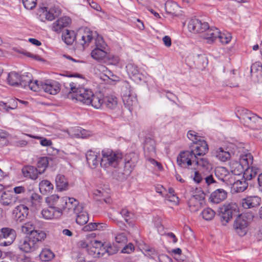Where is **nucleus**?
I'll list each match as a JSON object with an SVG mask.
<instances>
[{
	"label": "nucleus",
	"mask_w": 262,
	"mask_h": 262,
	"mask_svg": "<svg viewBox=\"0 0 262 262\" xmlns=\"http://www.w3.org/2000/svg\"><path fill=\"white\" fill-rule=\"evenodd\" d=\"M253 162V157L250 153L244 154L240 156V164L245 170L243 175V179L236 180L232 184L233 189L236 192L244 191L248 186L247 181L251 180L255 178L259 171V169L258 167L252 166Z\"/></svg>",
	"instance_id": "nucleus-1"
},
{
	"label": "nucleus",
	"mask_w": 262,
	"mask_h": 262,
	"mask_svg": "<svg viewBox=\"0 0 262 262\" xmlns=\"http://www.w3.org/2000/svg\"><path fill=\"white\" fill-rule=\"evenodd\" d=\"M209 150L208 145L204 140H199L192 143L190 150L182 151L177 157V164L183 168H188L192 165L193 159L205 155Z\"/></svg>",
	"instance_id": "nucleus-2"
},
{
	"label": "nucleus",
	"mask_w": 262,
	"mask_h": 262,
	"mask_svg": "<svg viewBox=\"0 0 262 262\" xmlns=\"http://www.w3.org/2000/svg\"><path fill=\"white\" fill-rule=\"evenodd\" d=\"M69 90L67 97L75 99L87 105L90 104V99L93 96V93L90 89L81 87L77 82H72L69 84Z\"/></svg>",
	"instance_id": "nucleus-3"
},
{
	"label": "nucleus",
	"mask_w": 262,
	"mask_h": 262,
	"mask_svg": "<svg viewBox=\"0 0 262 262\" xmlns=\"http://www.w3.org/2000/svg\"><path fill=\"white\" fill-rule=\"evenodd\" d=\"M102 156L100 165L104 168L108 167H117L119 162L123 158L121 152L113 151L108 148L104 149L102 150Z\"/></svg>",
	"instance_id": "nucleus-4"
},
{
	"label": "nucleus",
	"mask_w": 262,
	"mask_h": 262,
	"mask_svg": "<svg viewBox=\"0 0 262 262\" xmlns=\"http://www.w3.org/2000/svg\"><path fill=\"white\" fill-rule=\"evenodd\" d=\"M238 215L239 209L235 203L225 204L219 208V215L223 225H226L233 216Z\"/></svg>",
	"instance_id": "nucleus-5"
},
{
	"label": "nucleus",
	"mask_w": 262,
	"mask_h": 262,
	"mask_svg": "<svg viewBox=\"0 0 262 262\" xmlns=\"http://www.w3.org/2000/svg\"><path fill=\"white\" fill-rule=\"evenodd\" d=\"M35 92L43 91L51 95L57 94L60 90V85L57 81L52 80H47L44 82L39 81L38 84H35L33 88Z\"/></svg>",
	"instance_id": "nucleus-6"
},
{
	"label": "nucleus",
	"mask_w": 262,
	"mask_h": 262,
	"mask_svg": "<svg viewBox=\"0 0 262 262\" xmlns=\"http://www.w3.org/2000/svg\"><path fill=\"white\" fill-rule=\"evenodd\" d=\"M94 34L97 35V37L95 39V48L103 49V50L107 49V46L103 40L102 37L97 34L96 32L94 33H93L92 31L85 32L83 34L80 36L81 38L79 39V43L83 47L84 46H88L94 37Z\"/></svg>",
	"instance_id": "nucleus-7"
},
{
	"label": "nucleus",
	"mask_w": 262,
	"mask_h": 262,
	"mask_svg": "<svg viewBox=\"0 0 262 262\" xmlns=\"http://www.w3.org/2000/svg\"><path fill=\"white\" fill-rule=\"evenodd\" d=\"M16 233L14 229L9 227H3L0 229V246H8L14 241Z\"/></svg>",
	"instance_id": "nucleus-8"
},
{
	"label": "nucleus",
	"mask_w": 262,
	"mask_h": 262,
	"mask_svg": "<svg viewBox=\"0 0 262 262\" xmlns=\"http://www.w3.org/2000/svg\"><path fill=\"white\" fill-rule=\"evenodd\" d=\"M104 105L111 113L117 117L121 114V111L118 103V98L113 95H110L104 97Z\"/></svg>",
	"instance_id": "nucleus-9"
},
{
	"label": "nucleus",
	"mask_w": 262,
	"mask_h": 262,
	"mask_svg": "<svg viewBox=\"0 0 262 262\" xmlns=\"http://www.w3.org/2000/svg\"><path fill=\"white\" fill-rule=\"evenodd\" d=\"M138 155L134 152H130L126 155L122 173L124 176L127 177L130 175L138 162Z\"/></svg>",
	"instance_id": "nucleus-10"
},
{
	"label": "nucleus",
	"mask_w": 262,
	"mask_h": 262,
	"mask_svg": "<svg viewBox=\"0 0 262 262\" xmlns=\"http://www.w3.org/2000/svg\"><path fill=\"white\" fill-rule=\"evenodd\" d=\"M17 247L19 250L25 253L33 252L38 248L34 244L33 240L29 235L19 239Z\"/></svg>",
	"instance_id": "nucleus-11"
},
{
	"label": "nucleus",
	"mask_w": 262,
	"mask_h": 262,
	"mask_svg": "<svg viewBox=\"0 0 262 262\" xmlns=\"http://www.w3.org/2000/svg\"><path fill=\"white\" fill-rule=\"evenodd\" d=\"M248 222L242 215H238L235 220L233 228L236 233L241 236L245 235L247 232Z\"/></svg>",
	"instance_id": "nucleus-12"
},
{
	"label": "nucleus",
	"mask_w": 262,
	"mask_h": 262,
	"mask_svg": "<svg viewBox=\"0 0 262 262\" xmlns=\"http://www.w3.org/2000/svg\"><path fill=\"white\" fill-rule=\"evenodd\" d=\"M29 214V206L20 204L15 207L12 212L13 216L17 222L25 221Z\"/></svg>",
	"instance_id": "nucleus-13"
},
{
	"label": "nucleus",
	"mask_w": 262,
	"mask_h": 262,
	"mask_svg": "<svg viewBox=\"0 0 262 262\" xmlns=\"http://www.w3.org/2000/svg\"><path fill=\"white\" fill-rule=\"evenodd\" d=\"M208 24L201 20L194 18L191 19L188 25V28L190 32L193 33H203L208 29Z\"/></svg>",
	"instance_id": "nucleus-14"
},
{
	"label": "nucleus",
	"mask_w": 262,
	"mask_h": 262,
	"mask_svg": "<svg viewBox=\"0 0 262 262\" xmlns=\"http://www.w3.org/2000/svg\"><path fill=\"white\" fill-rule=\"evenodd\" d=\"M71 19L68 16H62L56 21L52 25L53 31L57 33H60L64 29L69 27L71 24Z\"/></svg>",
	"instance_id": "nucleus-15"
},
{
	"label": "nucleus",
	"mask_w": 262,
	"mask_h": 262,
	"mask_svg": "<svg viewBox=\"0 0 262 262\" xmlns=\"http://www.w3.org/2000/svg\"><path fill=\"white\" fill-rule=\"evenodd\" d=\"M126 69L129 76L135 82H139L144 80L145 76L139 72L137 66L134 63H128Z\"/></svg>",
	"instance_id": "nucleus-16"
},
{
	"label": "nucleus",
	"mask_w": 262,
	"mask_h": 262,
	"mask_svg": "<svg viewBox=\"0 0 262 262\" xmlns=\"http://www.w3.org/2000/svg\"><path fill=\"white\" fill-rule=\"evenodd\" d=\"M83 209V206L79 204L78 201L74 198L68 197V200L64 204L63 211L70 213H75L76 212Z\"/></svg>",
	"instance_id": "nucleus-17"
},
{
	"label": "nucleus",
	"mask_w": 262,
	"mask_h": 262,
	"mask_svg": "<svg viewBox=\"0 0 262 262\" xmlns=\"http://www.w3.org/2000/svg\"><path fill=\"white\" fill-rule=\"evenodd\" d=\"M17 197L12 191H4L1 197L0 202L4 206H12L16 202Z\"/></svg>",
	"instance_id": "nucleus-18"
},
{
	"label": "nucleus",
	"mask_w": 262,
	"mask_h": 262,
	"mask_svg": "<svg viewBox=\"0 0 262 262\" xmlns=\"http://www.w3.org/2000/svg\"><path fill=\"white\" fill-rule=\"evenodd\" d=\"M32 75L30 73H26L20 76L19 85L22 87L26 88L28 87L31 90L34 91L35 90L33 89V86L35 84H38L39 81L35 80L32 81Z\"/></svg>",
	"instance_id": "nucleus-19"
},
{
	"label": "nucleus",
	"mask_w": 262,
	"mask_h": 262,
	"mask_svg": "<svg viewBox=\"0 0 262 262\" xmlns=\"http://www.w3.org/2000/svg\"><path fill=\"white\" fill-rule=\"evenodd\" d=\"M261 201V198L258 196H248L242 199V206L245 209L256 207L260 205Z\"/></svg>",
	"instance_id": "nucleus-20"
},
{
	"label": "nucleus",
	"mask_w": 262,
	"mask_h": 262,
	"mask_svg": "<svg viewBox=\"0 0 262 262\" xmlns=\"http://www.w3.org/2000/svg\"><path fill=\"white\" fill-rule=\"evenodd\" d=\"M21 172L24 177L33 180H36L38 174H41L36 167L31 165L23 167Z\"/></svg>",
	"instance_id": "nucleus-21"
},
{
	"label": "nucleus",
	"mask_w": 262,
	"mask_h": 262,
	"mask_svg": "<svg viewBox=\"0 0 262 262\" xmlns=\"http://www.w3.org/2000/svg\"><path fill=\"white\" fill-rule=\"evenodd\" d=\"M91 56L98 61H105L110 58L108 50L95 48L91 52Z\"/></svg>",
	"instance_id": "nucleus-22"
},
{
	"label": "nucleus",
	"mask_w": 262,
	"mask_h": 262,
	"mask_svg": "<svg viewBox=\"0 0 262 262\" xmlns=\"http://www.w3.org/2000/svg\"><path fill=\"white\" fill-rule=\"evenodd\" d=\"M122 100L125 107L130 111L133 109V106L136 105L137 104L136 96L133 95L130 90H128V92L123 94Z\"/></svg>",
	"instance_id": "nucleus-23"
},
{
	"label": "nucleus",
	"mask_w": 262,
	"mask_h": 262,
	"mask_svg": "<svg viewBox=\"0 0 262 262\" xmlns=\"http://www.w3.org/2000/svg\"><path fill=\"white\" fill-rule=\"evenodd\" d=\"M85 157L88 165L92 169L95 168L100 163L101 160L98 158L97 153L92 150L86 152Z\"/></svg>",
	"instance_id": "nucleus-24"
},
{
	"label": "nucleus",
	"mask_w": 262,
	"mask_h": 262,
	"mask_svg": "<svg viewBox=\"0 0 262 262\" xmlns=\"http://www.w3.org/2000/svg\"><path fill=\"white\" fill-rule=\"evenodd\" d=\"M216 178L221 182L224 183L226 185H228V181L230 175L228 170L224 167H217L214 170Z\"/></svg>",
	"instance_id": "nucleus-25"
},
{
	"label": "nucleus",
	"mask_w": 262,
	"mask_h": 262,
	"mask_svg": "<svg viewBox=\"0 0 262 262\" xmlns=\"http://www.w3.org/2000/svg\"><path fill=\"white\" fill-rule=\"evenodd\" d=\"M227 196V192L223 189H217L210 195V201L215 204H219L225 200Z\"/></svg>",
	"instance_id": "nucleus-26"
},
{
	"label": "nucleus",
	"mask_w": 262,
	"mask_h": 262,
	"mask_svg": "<svg viewBox=\"0 0 262 262\" xmlns=\"http://www.w3.org/2000/svg\"><path fill=\"white\" fill-rule=\"evenodd\" d=\"M220 32L217 28H210L208 26V29H206L204 32L203 37L206 40L207 43H212L216 38H218Z\"/></svg>",
	"instance_id": "nucleus-27"
},
{
	"label": "nucleus",
	"mask_w": 262,
	"mask_h": 262,
	"mask_svg": "<svg viewBox=\"0 0 262 262\" xmlns=\"http://www.w3.org/2000/svg\"><path fill=\"white\" fill-rule=\"evenodd\" d=\"M145 154L148 156H152L156 154V143L155 140L150 138H146L144 144Z\"/></svg>",
	"instance_id": "nucleus-28"
},
{
	"label": "nucleus",
	"mask_w": 262,
	"mask_h": 262,
	"mask_svg": "<svg viewBox=\"0 0 262 262\" xmlns=\"http://www.w3.org/2000/svg\"><path fill=\"white\" fill-rule=\"evenodd\" d=\"M165 9L167 13L175 16L181 14V7L179 5L173 1H168L165 3Z\"/></svg>",
	"instance_id": "nucleus-29"
},
{
	"label": "nucleus",
	"mask_w": 262,
	"mask_h": 262,
	"mask_svg": "<svg viewBox=\"0 0 262 262\" xmlns=\"http://www.w3.org/2000/svg\"><path fill=\"white\" fill-rule=\"evenodd\" d=\"M242 118L244 121L246 125L249 127H253L252 124L251 123L250 119L252 118L255 121L256 120H260V118L257 116L256 114L251 113L247 110L243 111Z\"/></svg>",
	"instance_id": "nucleus-30"
},
{
	"label": "nucleus",
	"mask_w": 262,
	"mask_h": 262,
	"mask_svg": "<svg viewBox=\"0 0 262 262\" xmlns=\"http://www.w3.org/2000/svg\"><path fill=\"white\" fill-rule=\"evenodd\" d=\"M56 187L58 191H62L68 189L69 183L65 177L62 174L57 175L55 179Z\"/></svg>",
	"instance_id": "nucleus-31"
},
{
	"label": "nucleus",
	"mask_w": 262,
	"mask_h": 262,
	"mask_svg": "<svg viewBox=\"0 0 262 262\" xmlns=\"http://www.w3.org/2000/svg\"><path fill=\"white\" fill-rule=\"evenodd\" d=\"M29 236L33 240L34 244L38 248V243L46 238V234L42 231L35 230Z\"/></svg>",
	"instance_id": "nucleus-32"
},
{
	"label": "nucleus",
	"mask_w": 262,
	"mask_h": 262,
	"mask_svg": "<svg viewBox=\"0 0 262 262\" xmlns=\"http://www.w3.org/2000/svg\"><path fill=\"white\" fill-rule=\"evenodd\" d=\"M215 157L220 161L226 162L230 159L231 155L228 151L225 150L223 147H220L215 151Z\"/></svg>",
	"instance_id": "nucleus-33"
},
{
	"label": "nucleus",
	"mask_w": 262,
	"mask_h": 262,
	"mask_svg": "<svg viewBox=\"0 0 262 262\" xmlns=\"http://www.w3.org/2000/svg\"><path fill=\"white\" fill-rule=\"evenodd\" d=\"M54 188L53 185L48 180L41 181L39 184V189L42 194L51 192Z\"/></svg>",
	"instance_id": "nucleus-34"
},
{
	"label": "nucleus",
	"mask_w": 262,
	"mask_h": 262,
	"mask_svg": "<svg viewBox=\"0 0 262 262\" xmlns=\"http://www.w3.org/2000/svg\"><path fill=\"white\" fill-rule=\"evenodd\" d=\"M27 194H28L30 196V200H28L27 203V205L29 207L33 206L34 204L36 203H40L41 200V196L38 194L31 191L28 190Z\"/></svg>",
	"instance_id": "nucleus-35"
},
{
	"label": "nucleus",
	"mask_w": 262,
	"mask_h": 262,
	"mask_svg": "<svg viewBox=\"0 0 262 262\" xmlns=\"http://www.w3.org/2000/svg\"><path fill=\"white\" fill-rule=\"evenodd\" d=\"M76 38L74 31L66 29V33L62 34V38L67 45H72Z\"/></svg>",
	"instance_id": "nucleus-36"
},
{
	"label": "nucleus",
	"mask_w": 262,
	"mask_h": 262,
	"mask_svg": "<svg viewBox=\"0 0 262 262\" xmlns=\"http://www.w3.org/2000/svg\"><path fill=\"white\" fill-rule=\"evenodd\" d=\"M74 214L77 215L76 223L80 225L85 224L89 221V216L87 212L83 211V209L76 212Z\"/></svg>",
	"instance_id": "nucleus-37"
},
{
	"label": "nucleus",
	"mask_w": 262,
	"mask_h": 262,
	"mask_svg": "<svg viewBox=\"0 0 262 262\" xmlns=\"http://www.w3.org/2000/svg\"><path fill=\"white\" fill-rule=\"evenodd\" d=\"M67 200V196L59 198L58 200H57V203L55 204L54 209L57 212V216H61L62 214V212L64 210V204H66Z\"/></svg>",
	"instance_id": "nucleus-38"
},
{
	"label": "nucleus",
	"mask_w": 262,
	"mask_h": 262,
	"mask_svg": "<svg viewBox=\"0 0 262 262\" xmlns=\"http://www.w3.org/2000/svg\"><path fill=\"white\" fill-rule=\"evenodd\" d=\"M55 257L54 253L49 249L45 248L39 254V257L43 261H49Z\"/></svg>",
	"instance_id": "nucleus-39"
},
{
	"label": "nucleus",
	"mask_w": 262,
	"mask_h": 262,
	"mask_svg": "<svg viewBox=\"0 0 262 262\" xmlns=\"http://www.w3.org/2000/svg\"><path fill=\"white\" fill-rule=\"evenodd\" d=\"M42 217L46 220H51L54 217H58L57 212L53 208L49 207L48 208L43 209L41 211Z\"/></svg>",
	"instance_id": "nucleus-40"
},
{
	"label": "nucleus",
	"mask_w": 262,
	"mask_h": 262,
	"mask_svg": "<svg viewBox=\"0 0 262 262\" xmlns=\"http://www.w3.org/2000/svg\"><path fill=\"white\" fill-rule=\"evenodd\" d=\"M36 138L40 139V144L43 146H47V150L50 152V150H52L51 155H54L58 153V150L56 149H54L52 147V142L50 140H48L46 138L42 137H36Z\"/></svg>",
	"instance_id": "nucleus-41"
},
{
	"label": "nucleus",
	"mask_w": 262,
	"mask_h": 262,
	"mask_svg": "<svg viewBox=\"0 0 262 262\" xmlns=\"http://www.w3.org/2000/svg\"><path fill=\"white\" fill-rule=\"evenodd\" d=\"M7 80L8 83L12 86H18L19 85L20 76L15 72L9 73Z\"/></svg>",
	"instance_id": "nucleus-42"
},
{
	"label": "nucleus",
	"mask_w": 262,
	"mask_h": 262,
	"mask_svg": "<svg viewBox=\"0 0 262 262\" xmlns=\"http://www.w3.org/2000/svg\"><path fill=\"white\" fill-rule=\"evenodd\" d=\"M193 163H195V165L207 170L211 168L210 164L207 159L204 158L196 157V159H193V160L192 161V164Z\"/></svg>",
	"instance_id": "nucleus-43"
},
{
	"label": "nucleus",
	"mask_w": 262,
	"mask_h": 262,
	"mask_svg": "<svg viewBox=\"0 0 262 262\" xmlns=\"http://www.w3.org/2000/svg\"><path fill=\"white\" fill-rule=\"evenodd\" d=\"M90 104L92 105L94 108L97 109L100 108L101 106H104V97L101 98V96L98 95H94L90 99Z\"/></svg>",
	"instance_id": "nucleus-44"
},
{
	"label": "nucleus",
	"mask_w": 262,
	"mask_h": 262,
	"mask_svg": "<svg viewBox=\"0 0 262 262\" xmlns=\"http://www.w3.org/2000/svg\"><path fill=\"white\" fill-rule=\"evenodd\" d=\"M117 252L118 250L117 249H115L113 251H112L111 248H106V247H104V244H103L102 247L97 249V257L103 256L106 253H107L108 255H110L115 254Z\"/></svg>",
	"instance_id": "nucleus-45"
},
{
	"label": "nucleus",
	"mask_w": 262,
	"mask_h": 262,
	"mask_svg": "<svg viewBox=\"0 0 262 262\" xmlns=\"http://www.w3.org/2000/svg\"><path fill=\"white\" fill-rule=\"evenodd\" d=\"M49 164L48 159L46 157H41L39 159L37 162V166L38 171L41 172V174L44 172L46 168Z\"/></svg>",
	"instance_id": "nucleus-46"
},
{
	"label": "nucleus",
	"mask_w": 262,
	"mask_h": 262,
	"mask_svg": "<svg viewBox=\"0 0 262 262\" xmlns=\"http://www.w3.org/2000/svg\"><path fill=\"white\" fill-rule=\"evenodd\" d=\"M215 214V211L211 208H207L202 212L203 218L206 221H210L213 219Z\"/></svg>",
	"instance_id": "nucleus-47"
},
{
	"label": "nucleus",
	"mask_w": 262,
	"mask_h": 262,
	"mask_svg": "<svg viewBox=\"0 0 262 262\" xmlns=\"http://www.w3.org/2000/svg\"><path fill=\"white\" fill-rule=\"evenodd\" d=\"M188 206L191 212H196L199 210L202 202L195 201L193 198H190L188 201Z\"/></svg>",
	"instance_id": "nucleus-48"
},
{
	"label": "nucleus",
	"mask_w": 262,
	"mask_h": 262,
	"mask_svg": "<svg viewBox=\"0 0 262 262\" xmlns=\"http://www.w3.org/2000/svg\"><path fill=\"white\" fill-rule=\"evenodd\" d=\"M34 230V225L30 222L26 223L21 226V231L25 234H29L30 235Z\"/></svg>",
	"instance_id": "nucleus-49"
},
{
	"label": "nucleus",
	"mask_w": 262,
	"mask_h": 262,
	"mask_svg": "<svg viewBox=\"0 0 262 262\" xmlns=\"http://www.w3.org/2000/svg\"><path fill=\"white\" fill-rule=\"evenodd\" d=\"M218 38L223 44H227L231 41L232 36L231 34L229 33H225L220 32Z\"/></svg>",
	"instance_id": "nucleus-50"
},
{
	"label": "nucleus",
	"mask_w": 262,
	"mask_h": 262,
	"mask_svg": "<svg viewBox=\"0 0 262 262\" xmlns=\"http://www.w3.org/2000/svg\"><path fill=\"white\" fill-rule=\"evenodd\" d=\"M59 198V197L58 195L56 194H53L47 197L46 201L49 207L54 208L55 206V204L57 203V200H58Z\"/></svg>",
	"instance_id": "nucleus-51"
},
{
	"label": "nucleus",
	"mask_w": 262,
	"mask_h": 262,
	"mask_svg": "<svg viewBox=\"0 0 262 262\" xmlns=\"http://www.w3.org/2000/svg\"><path fill=\"white\" fill-rule=\"evenodd\" d=\"M250 72L253 74H259L262 73V65L260 62H255L251 67Z\"/></svg>",
	"instance_id": "nucleus-52"
},
{
	"label": "nucleus",
	"mask_w": 262,
	"mask_h": 262,
	"mask_svg": "<svg viewBox=\"0 0 262 262\" xmlns=\"http://www.w3.org/2000/svg\"><path fill=\"white\" fill-rule=\"evenodd\" d=\"M24 7L28 10H32L36 6L37 0H22Z\"/></svg>",
	"instance_id": "nucleus-53"
},
{
	"label": "nucleus",
	"mask_w": 262,
	"mask_h": 262,
	"mask_svg": "<svg viewBox=\"0 0 262 262\" xmlns=\"http://www.w3.org/2000/svg\"><path fill=\"white\" fill-rule=\"evenodd\" d=\"M115 241L116 242L120 244H124L127 242V237L124 233H121L117 234L115 236Z\"/></svg>",
	"instance_id": "nucleus-54"
},
{
	"label": "nucleus",
	"mask_w": 262,
	"mask_h": 262,
	"mask_svg": "<svg viewBox=\"0 0 262 262\" xmlns=\"http://www.w3.org/2000/svg\"><path fill=\"white\" fill-rule=\"evenodd\" d=\"M188 138L193 142V143L198 142L200 139V137L198 136V134L193 130H189L187 133Z\"/></svg>",
	"instance_id": "nucleus-55"
},
{
	"label": "nucleus",
	"mask_w": 262,
	"mask_h": 262,
	"mask_svg": "<svg viewBox=\"0 0 262 262\" xmlns=\"http://www.w3.org/2000/svg\"><path fill=\"white\" fill-rule=\"evenodd\" d=\"M134 250V246L133 244L129 243L126 245L122 250V253H130Z\"/></svg>",
	"instance_id": "nucleus-56"
},
{
	"label": "nucleus",
	"mask_w": 262,
	"mask_h": 262,
	"mask_svg": "<svg viewBox=\"0 0 262 262\" xmlns=\"http://www.w3.org/2000/svg\"><path fill=\"white\" fill-rule=\"evenodd\" d=\"M205 182L208 185L210 184H214V186L215 187H218L217 185V184H219V182H216L214 179L213 178V176L212 175H210L209 176L206 177L205 178Z\"/></svg>",
	"instance_id": "nucleus-57"
},
{
	"label": "nucleus",
	"mask_w": 262,
	"mask_h": 262,
	"mask_svg": "<svg viewBox=\"0 0 262 262\" xmlns=\"http://www.w3.org/2000/svg\"><path fill=\"white\" fill-rule=\"evenodd\" d=\"M159 262H171L172 260L166 254H160L158 256Z\"/></svg>",
	"instance_id": "nucleus-58"
},
{
	"label": "nucleus",
	"mask_w": 262,
	"mask_h": 262,
	"mask_svg": "<svg viewBox=\"0 0 262 262\" xmlns=\"http://www.w3.org/2000/svg\"><path fill=\"white\" fill-rule=\"evenodd\" d=\"M97 229L96 223H90L84 227L85 231H93Z\"/></svg>",
	"instance_id": "nucleus-59"
},
{
	"label": "nucleus",
	"mask_w": 262,
	"mask_h": 262,
	"mask_svg": "<svg viewBox=\"0 0 262 262\" xmlns=\"http://www.w3.org/2000/svg\"><path fill=\"white\" fill-rule=\"evenodd\" d=\"M50 9L56 17H58L61 13V9L58 6H53Z\"/></svg>",
	"instance_id": "nucleus-60"
},
{
	"label": "nucleus",
	"mask_w": 262,
	"mask_h": 262,
	"mask_svg": "<svg viewBox=\"0 0 262 262\" xmlns=\"http://www.w3.org/2000/svg\"><path fill=\"white\" fill-rule=\"evenodd\" d=\"M191 198H193L195 201L201 202V201L205 199V194L202 192L200 194H196L193 195Z\"/></svg>",
	"instance_id": "nucleus-61"
},
{
	"label": "nucleus",
	"mask_w": 262,
	"mask_h": 262,
	"mask_svg": "<svg viewBox=\"0 0 262 262\" xmlns=\"http://www.w3.org/2000/svg\"><path fill=\"white\" fill-rule=\"evenodd\" d=\"M45 15L46 16V19L48 20L51 21L56 18V17L53 14L52 12L51 11L50 9H49V10L48 11H47V10H46Z\"/></svg>",
	"instance_id": "nucleus-62"
},
{
	"label": "nucleus",
	"mask_w": 262,
	"mask_h": 262,
	"mask_svg": "<svg viewBox=\"0 0 262 262\" xmlns=\"http://www.w3.org/2000/svg\"><path fill=\"white\" fill-rule=\"evenodd\" d=\"M130 212L126 209H123L120 211V214L124 218L125 221L126 223L128 222L127 217L129 216Z\"/></svg>",
	"instance_id": "nucleus-63"
},
{
	"label": "nucleus",
	"mask_w": 262,
	"mask_h": 262,
	"mask_svg": "<svg viewBox=\"0 0 262 262\" xmlns=\"http://www.w3.org/2000/svg\"><path fill=\"white\" fill-rule=\"evenodd\" d=\"M17 261L18 262H34L32 261L29 257H27L25 255L18 257L17 258Z\"/></svg>",
	"instance_id": "nucleus-64"
}]
</instances>
